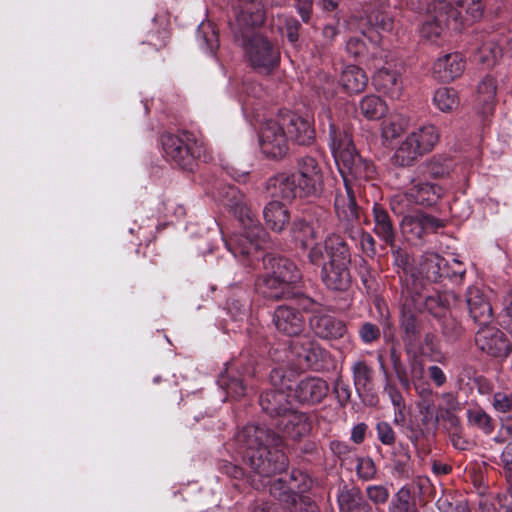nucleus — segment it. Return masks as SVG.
<instances>
[{"label":"nucleus","instance_id":"f257e3e1","mask_svg":"<svg viewBox=\"0 0 512 512\" xmlns=\"http://www.w3.org/2000/svg\"><path fill=\"white\" fill-rule=\"evenodd\" d=\"M235 442L250 469L251 485L257 490L265 489L270 479L288 467V458L279 449L281 436L265 425L243 427L236 433Z\"/></svg>","mask_w":512,"mask_h":512},{"label":"nucleus","instance_id":"f03ea898","mask_svg":"<svg viewBox=\"0 0 512 512\" xmlns=\"http://www.w3.org/2000/svg\"><path fill=\"white\" fill-rule=\"evenodd\" d=\"M219 197L243 228V232L235 233L225 240V245L235 258L253 267L255 260L260 259L256 256L258 251L265 249L269 242V234L248 206L246 196L236 186H223Z\"/></svg>","mask_w":512,"mask_h":512},{"label":"nucleus","instance_id":"7ed1b4c3","mask_svg":"<svg viewBox=\"0 0 512 512\" xmlns=\"http://www.w3.org/2000/svg\"><path fill=\"white\" fill-rule=\"evenodd\" d=\"M356 186L347 183L345 191H339L334 199V208L339 221L340 231L352 241H359L363 253L373 257L376 254V242L366 232L359 220V206L354 201Z\"/></svg>","mask_w":512,"mask_h":512},{"label":"nucleus","instance_id":"20e7f679","mask_svg":"<svg viewBox=\"0 0 512 512\" xmlns=\"http://www.w3.org/2000/svg\"><path fill=\"white\" fill-rule=\"evenodd\" d=\"M329 260L321 268V280L332 291H347L352 283L350 272L351 251L345 240L336 233L325 238Z\"/></svg>","mask_w":512,"mask_h":512},{"label":"nucleus","instance_id":"39448f33","mask_svg":"<svg viewBox=\"0 0 512 512\" xmlns=\"http://www.w3.org/2000/svg\"><path fill=\"white\" fill-rule=\"evenodd\" d=\"M161 143L166 158L186 171H193L196 159L203 162L211 159L205 144L189 132L165 133L161 137Z\"/></svg>","mask_w":512,"mask_h":512},{"label":"nucleus","instance_id":"423d86ee","mask_svg":"<svg viewBox=\"0 0 512 512\" xmlns=\"http://www.w3.org/2000/svg\"><path fill=\"white\" fill-rule=\"evenodd\" d=\"M439 131L434 125H425L410 132L396 147L391 158L398 167H411L425 154L432 151L439 141Z\"/></svg>","mask_w":512,"mask_h":512},{"label":"nucleus","instance_id":"0eeeda50","mask_svg":"<svg viewBox=\"0 0 512 512\" xmlns=\"http://www.w3.org/2000/svg\"><path fill=\"white\" fill-rule=\"evenodd\" d=\"M329 221L330 214L326 209L320 206L309 207L292 222L291 236L303 249H307L310 242L324 235L328 229Z\"/></svg>","mask_w":512,"mask_h":512},{"label":"nucleus","instance_id":"6e6552de","mask_svg":"<svg viewBox=\"0 0 512 512\" xmlns=\"http://www.w3.org/2000/svg\"><path fill=\"white\" fill-rule=\"evenodd\" d=\"M255 370L252 362L230 364L217 380L218 385L229 397L239 399L246 395L251 386Z\"/></svg>","mask_w":512,"mask_h":512},{"label":"nucleus","instance_id":"1a4fd4ad","mask_svg":"<svg viewBox=\"0 0 512 512\" xmlns=\"http://www.w3.org/2000/svg\"><path fill=\"white\" fill-rule=\"evenodd\" d=\"M246 55L253 69L268 74L280 61L279 50L261 35L252 36L245 45Z\"/></svg>","mask_w":512,"mask_h":512},{"label":"nucleus","instance_id":"9d476101","mask_svg":"<svg viewBox=\"0 0 512 512\" xmlns=\"http://www.w3.org/2000/svg\"><path fill=\"white\" fill-rule=\"evenodd\" d=\"M296 183L301 196H320L324 191V175L319 162L312 156L297 161Z\"/></svg>","mask_w":512,"mask_h":512},{"label":"nucleus","instance_id":"9b49d317","mask_svg":"<svg viewBox=\"0 0 512 512\" xmlns=\"http://www.w3.org/2000/svg\"><path fill=\"white\" fill-rule=\"evenodd\" d=\"M303 309L312 313L309 318V327L314 336L327 341L344 338L348 334L346 323L318 308H311L303 304Z\"/></svg>","mask_w":512,"mask_h":512},{"label":"nucleus","instance_id":"f8f14e48","mask_svg":"<svg viewBox=\"0 0 512 512\" xmlns=\"http://www.w3.org/2000/svg\"><path fill=\"white\" fill-rule=\"evenodd\" d=\"M342 167H339V171L342 176L343 186L336 189L335 195L339 191L346 190V184H352L356 186L354 192V201L356 202V196L361 192V181L369 180L375 174V165L372 161L362 158L356 150L350 154V158L346 161L343 159Z\"/></svg>","mask_w":512,"mask_h":512},{"label":"nucleus","instance_id":"ddd939ff","mask_svg":"<svg viewBox=\"0 0 512 512\" xmlns=\"http://www.w3.org/2000/svg\"><path fill=\"white\" fill-rule=\"evenodd\" d=\"M262 153L271 159H280L288 152V139L279 117L263 123L259 132Z\"/></svg>","mask_w":512,"mask_h":512},{"label":"nucleus","instance_id":"4468645a","mask_svg":"<svg viewBox=\"0 0 512 512\" xmlns=\"http://www.w3.org/2000/svg\"><path fill=\"white\" fill-rule=\"evenodd\" d=\"M278 117L288 141L290 140L301 146H309L314 143L316 131L311 117L308 115L302 116L291 111H281Z\"/></svg>","mask_w":512,"mask_h":512},{"label":"nucleus","instance_id":"2eb2a0df","mask_svg":"<svg viewBox=\"0 0 512 512\" xmlns=\"http://www.w3.org/2000/svg\"><path fill=\"white\" fill-rule=\"evenodd\" d=\"M443 189L437 184L413 180L411 186L403 195L396 196L391 207L395 213L402 214L404 212L399 206L402 202H413L422 206L435 205L442 197Z\"/></svg>","mask_w":512,"mask_h":512},{"label":"nucleus","instance_id":"dca6fc26","mask_svg":"<svg viewBox=\"0 0 512 512\" xmlns=\"http://www.w3.org/2000/svg\"><path fill=\"white\" fill-rule=\"evenodd\" d=\"M323 116L328 124V145L335 161L340 165L343 159L347 161L350 158V154L355 151L351 132L344 123L334 121L329 110H325Z\"/></svg>","mask_w":512,"mask_h":512},{"label":"nucleus","instance_id":"f3484780","mask_svg":"<svg viewBox=\"0 0 512 512\" xmlns=\"http://www.w3.org/2000/svg\"><path fill=\"white\" fill-rule=\"evenodd\" d=\"M475 343L482 352L494 358H507L512 352V342L506 333L490 325L478 329Z\"/></svg>","mask_w":512,"mask_h":512},{"label":"nucleus","instance_id":"a211bd4d","mask_svg":"<svg viewBox=\"0 0 512 512\" xmlns=\"http://www.w3.org/2000/svg\"><path fill=\"white\" fill-rule=\"evenodd\" d=\"M306 478V475L301 471L293 470L289 476V481L282 477L272 478L266 488L268 487L270 494L279 501L294 504L297 494L304 492L307 488Z\"/></svg>","mask_w":512,"mask_h":512},{"label":"nucleus","instance_id":"6ab92c4d","mask_svg":"<svg viewBox=\"0 0 512 512\" xmlns=\"http://www.w3.org/2000/svg\"><path fill=\"white\" fill-rule=\"evenodd\" d=\"M272 323L279 333L289 337L299 336L306 326L303 313L290 305L277 306L272 314Z\"/></svg>","mask_w":512,"mask_h":512},{"label":"nucleus","instance_id":"aec40b11","mask_svg":"<svg viewBox=\"0 0 512 512\" xmlns=\"http://www.w3.org/2000/svg\"><path fill=\"white\" fill-rule=\"evenodd\" d=\"M290 351L299 365L312 369H319L327 354L317 341L308 336L293 340L290 344Z\"/></svg>","mask_w":512,"mask_h":512},{"label":"nucleus","instance_id":"412c9836","mask_svg":"<svg viewBox=\"0 0 512 512\" xmlns=\"http://www.w3.org/2000/svg\"><path fill=\"white\" fill-rule=\"evenodd\" d=\"M457 270L449 272L446 259L437 253H426L422 256L420 262V273L430 282H438L441 278H461L465 273V268L460 261H454Z\"/></svg>","mask_w":512,"mask_h":512},{"label":"nucleus","instance_id":"4be33fe9","mask_svg":"<svg viewBox=\"0 0 512 512\" xmlns=\"http://www.w3.org/2000/svg\"><path fill=\"white\" fill-rule=\"evenodd\" d=\"M469 315L475 324L482 328L490 325L494 319L493 308L483 289L469 287L466 293Z\"/></svg>","mask_w":512,"mask_h":512},{"label":"nucleus","instance_id":"5701e85b","mask_svg":"<svg viewBox=\"0 0 512 512\" xmlns=\"http://www.w3.org/2000/svg\"><path fill=\"white\" fill-rule=\"evenodd\" d=\"M401 70L402 65L400 63H386L385 66L378 69L373 76V84L376 90L392 99H398L403 89Z\"/></svg>","mask_w":512,"mask_h":512},{"label":"nucleus","instance_id":"b1692460","mask_svg":"<svg viewBox=\"0 0 512 512\" xmlns=\"http://www.w3.org/2000/svg\"><path fill=\"white\" fill-rule=\"evenodd\" d=\"M262 411L270 417H282L292 408L288 387L270 388L259 396Z\"/></svg>","mask_w":512,"mask_h":512},{"label":"nucleus","instance_id":"393cba45","mask_svg":"<svg viewBox=\"0 0 512 512\" xmlns=\"http://www.w3.org/2000/svg\"><path fill=\"white\" fill-rule=\"evenodd\" d=\"M281 418L277 426L288 439L300 441L309 435L312 429L311 418L306 412L291 408V410Z\"/></svg>","mask_w":512,"mask_h":512},{"label":"nucleus","instance_id":"a878e982","mask_svg":"<svg viewBox=\"0 0 512 512\" xmlns=\"http://www.w3.org/2000/svg\"><path fill=\"white\" fill-rule=\"evenodd\" d=\"M329 386L319 377H306L298 382L294 389L297 401L304 405L320 403L328 394Z\"/></svg>","mask_w":512,"mask_h":512},{"label":"nucleus","instance_id":"bb28decb","mask_svg":"<svg viewBox=\"0 0 512 512\" xmlns=\"http://www.w3.org/2000/svg\"><path fill=\"white\" fill-rule=\"evenodd\" d=\"M444 7V15H447V19L463 23L480 20L485 6L482 0H453Z\"/></svg>","mask_w":512,"mask_h":512},{"label":"nucleus","instance_id":"cd10ccee","mask_svg":"<svg viewBox=\"0 0 512 512\" xmlns=\"http://www.w3.org/2000/svg\"><path fill=\"white\" fill-rule=\"evenodd\" d=\"M262 260L267 272L291 288L301 277L296 265L287 258L266 254L262 257Z\"/></svg>","mask_w":512,"mask_h":512},{"label":"nucleus","instance_id":"c85d7f7f","mask_svg":"<svg viewBox=\"0 0 512 512\" xmlns=\"http://www.w3.org/2000/svg\"><path fill=\"white\" fill-rule=\"evenodd\" d=\"M466 61L460 53H449L438 58L433 64V74L443 82L453 81L462 75Z\"/></svg>","mask_w":512,"mask_h":512},{"label":"nucleus","instance_id":"c756f323","mask_svg":"<svg viewBox=\"0 0 512 512\" xmlns=\"http://www.w3.org/2000/svg\"><path fill=\"white\" fill-rule=\"evenodd\" d=\"M266 191L271 198L277 201L294 199L299 192L296 175L279 173L270 177L266 183Z\"/></svg>","mask_w":512,"mask_h":512},{"label":"nucleus","instance_id":"7c9ffc66","mask_svg":"<svg viewBox=\"0 0 512 512\" xmlns=\"http://www.w3.org/2000/svg\"><path fill=\"white\" fill-rule=\"evenodd\" d=\"M374 222L373 232L375 235L391 248L395 247L396 227L388 211L378 203L372 207Z\"/></svg>","mask_w":512,"mask_h":512},{"label":"nucleus","instance_id":"2f4dec72","mask_svg":"<svg viewBox=\"0 0 512 512\" xmlns=\"http://www.w3.org/2000/svg\"><path fill=\"white\" fill-rule=\"evenodd\" d=\"M373 373V369L364 360H358L352 366L355 389L359 397L364 402L367 401L369 405L376 403V397L369 394L372 388Z\"/></svg>","mask_w":512,"mask_h":512},{"label":"nucleus","instance_id":"473e14b6","mask_svg":"<svg viewBox=\"0 0 512 512\" xmlns=\"http://www.w3.org/2000/svg\"><path fill=\"white\" fill-rule=\"evenodd\" d=\"M255 287L258 294L269 300L288 299L292 296V288L269 272L256 280Z\"/></svg>","mask_w":512,"mask_h":512},{"label":"nucleus","instance_id":"72a5a7b5","mask_svg":"<svg viewBox=\"0 0 512 512\" xmlns=\"http://www.w3.org/2000/svg\"><path fill=\"white\" fill-rule=\"evenodd\" d=\"M497 80L492 75L484 76L477 86L476 105L479 113L486 117L493 113L497 94Z\"/></svg>","mask_w":512,"mask_h":512},{"label":"nucleus","instance_id":"f704fd0d","mask_svg":"<svg viewBox=\"0 0 512 512\" xmlns=\"http://www.w3.org/2000/svg\"><path fill=\"white\" fill-rule=\"evenodd\" d=\"M438 226L437 219L422 213L406 215L401 221L403 233L411 239H421L428 230H434Z\"/></svg>","mask_w":512,"mask_h":512},{"label":"nucleus","instance_id":"c9c22d12","mask_svg":"<svg viewBox=\"0 0 512 512\" xmlns=\"http://www.w3.org/2000/svg\"><path fill=\"white\" fill-rule=\"evenodd\" d=\"M266 225L275 232H281L289 222V211L277 200L269 202L263 209Z\"/></svg>","mask_w":512,"mask_h":512},{"label":"nucleus","instance_id":"e433bc0d","mask_svg":"<svg viewBox=\"0 0 512 512\" xmlns=\"http://www.w3.org/2000/svg\"><path fill=\"white\" fill-rule=\"evenodd\" d=\"M264 22L263 11L255 4L245 3L236 14L235 25L241 35H245V31L261 25Z\"/></svg>","mask_w":512,"mask_h":512},{"label":"nucleus","instance_id":"4c0bfd02","mask_svg":"<svg viewBox=\"0 0 512 512\" xmlns=\"http://www.w3.org/2000/svg\"><path fill=\"white\" fill-rule=\"evenodd\" d=\"M339 82L346 92L360 93L367 86L368 77L363 69L348 65L343 69Z\"/></svg>","mask_w":512,"mask_h":512},{"label":"nucleus","instance_id":"58836bf2","mask_svg":"<svg viewBox=\"0 0 512 512\" xmlns=\"http://www.w3.org/2000/svg\"><path fill=\"white\" fill-rule=\"evenodd\" d=\"M402 339L407 353H412L420 339V329L414 314L403 312L401 319Z\"/></svg>","mask_w":512,"mask_h":512},{"label":"nucleus","instance_id":"ea45409f","mask_svg":"<svg viewBox=\"0 0 512 512\" xmlns=\"http://www.w3.org/2000/svg\"><path fill=\"white\" fill-rule=\"evenodd\" d=\"M409 126V119L401 114L389 116L381 123V135L385 140H392L402 135Z\"/></svg>","mask_w":512,"mask_h":512},{"label":"nucleus","instance_id":"a19ab883","mask_svg":"<svg viewBox=\"0 0 512 512\" xmlns=\"http://www.w3.org/2000/svg\"><path fill=\"white\" fill-rule=\"evenodd\" d=\"M361 114L368 120H378L386 115L388 108L386 103L375 95L365 96L359 104Z\"/></svg>","mask_w":512,"mask_h":512},{"label":"nucleus","instance_id":"79ce46f5","mask_svg":"<svg viewBox=\"0 0 512 512\" xmlns=\"http://www.w3.org/2000/svg\"><path fill=\"white\" fill-rule=\"evenodd\" d=\"M466 415L470 427L479 429L486 435L493 432L495 427L494 420L481 407L475 406L467 409Z\"/></svg>","mask_w":512,"mask_h":512},{"label":"nucleus","instance_id":"37998d69","mask_svg":"<svg viewBox=\"0 0 512 512\" xmlns=\"http://www.w3.org/2000/svg\"><path fill=\"white\" fill-rule=\"evenodd\" d=\"M337 501L340 512H354L364 501V497L358 487L344 488L339 492Z\"/></svg>","mask_w":512,"mask_h":512},{"label":"nucleus","instance_id":"c03bdc74","mask_svg":"<svg viewBox=\"0 0 512 512\" xmlns=\"http://www.w3.org/2000/svg\"><path fill=\"white\" fill-rule=\"evenodd\" d=\"M389 512H418L415 502L412 500L409 488H400L392 497Z\"/></svg>","mask_w":512,"mask_h":512},{"label":"nucleus","instance_id":"a18cd8bd","mask_svg":"<svg viewBox=\"0 0 512 512\" xmlns=\"http://www.w3.org/2000/svg\"><path fill=\"white\" fill-rule=\"evenodd\" d=\"M422 356L429 357L432 361L442 362L443 355L438 348L437 337L433 333H426L422 341L417 342L416 348L412 351Z\"/></svg>","mask_w":512,"mask_h":512},{"label":"nucleus","instance_id":"49530a36","mask_svg":"<svg viewBox=\"0 0 512 512\" xmlns=\"http://www.w3.org/2000/svg\"><path fill=\"white\" fill-rule=\"evenodd\" d=\"M418 408L421 415V426L426 432L434 431L439 424V415L434 402L430 399H423L418 403Z\"/></svg>","mask_w":512,"mask_h":512},{"label":"nucleus","instance_id":"de8ad7c7","mask_svg":"<svg viewBox=\"0 0 512 512\" xmlns=\"http://www.w3.org/2000/svg\"><path fill=\"white\" fill-rule=\"evenodd\" d=\"M433 102L443 112L452 111L459 104L458 93L453 88L441 87L436 90Z\"/></svg>","mask_w":512,"mask_h":512},{"label":"nucleus","instance_id":"09e8293b","mask_svg":"<svg viewBox=\"0 0 512 512\" xmlns=\"http://www.w3.org/2000/svg\"><path fill=\"white\" fill-rule=\"evenodd\" d=\"M447 15L440 17H429L420 29V34L423 38L435 41L444 31L447 25Z\"/></svg>","mask_w":512,"mask_h":512},{"label":"nucleus","instance_id":"8fccbe9b","mask_svg":"<svg viewBox=\"0 0 512 512\" xmlns=\"http://www.w3.org/2000/svg\"><path fill=\"white\" fill-rule=\"evenodd\" d=\"M378 361L380 364V369L387 380V383L384 387L385 392L388 394L393 406L399 410V415L403 418V410L405 408V402L402 394L397 389V387L389 382V374L384 365L382 355H378Z\"/></svg>","mask_w":512,"mask_h":512},{"label":"nucleus","instance_id":"3c124183","mask_svg":"<svg viewBox=\"0 0 512 512\" xmlns=\"http://www.w3.org/2000/svg\"><path fill=\"white\" fill-rule=\"evenodd\" d=\"M200 45L214 54L219 47L218 33L211 24H201L198 29Z\"/></svg>","mask_w":512,"mask_h":512},{"label":"nucleus","instance_id":"603ef678","mask_svg":"<svg viewBox=\"0 0 512 512\" xmlns=\"http://www.w3.org/2000/svg\"><path fill=\"white\" fill-rule=\"evenodd\" d=\"M250 305L247 298H229L227 301V311L234 321L244 320L249 313Z\"/></svg>","mask_w":512,"mask_h":512},{"label":"nucleus","instance_id":"864d4df0","mask_svg":"<svg viewBox=\"0 0 512 512\" xmlns=\"http://www.w3.org/2000/svg\"><path fill=\"white\" fill-rule=\"evenodd\" d=\"M461 323L452 316H444L442 320V334L447 341L455 342L463 335Z\"/></svg>","mask_w":512,"mask_h":512},{"label":"nucleus","instance_id":"5fc2aeb1","mask_svg":"<svg viewBox=\"0 0 512 512\" xmlns=\"http://www.w3.org/2000/svg\"><path fill=\"white\" fill-rule=\"evenodd\" d=\"M428 173L434 178H442L452 171V161L448 158L434 157L427 164Z\"/></svg>","mask_w":512,"mask_h":512},{"label":"nucleus","instance_id":"6e6d98bb","mask_svg":"<svg viewBox=\"0 0 512 512\" xmlns=\"http://www.w3.org/2000/svg\"><path fill=\"white\" fill-rule=\"evenodd\" d=\"M389 358L390 362L392 364L393 370L395 372V375L399 382L404 387H409V375L407 373L406 367L401 361V355L400 352L395 348L392 347L389 352Z\"/></svg>","mask_w":512,"mask_h":512},{"label":"nucleus","instance_id":"4d7b16f0","mask_svg":"<svg viewBox=\"0 0 512 512\" xmlns=\"http://www.w3.org/2000/svg\"><path fill=\"white\" fill-rule=\"evenodd\" d=\"M366 38L371 42L377 41L372 35H367L366 33H363L361 36H352L346 43L347 52L354 57L364 55L367 51Z\"/></svg>","mask_w":512,"mask_h":512},{"label":"nucleus","instance_id":"13d9d810","mask_svg":"<svg viewBox=\"0 0 512 512\" xmlns=\"http://www.w3.org/2000/svg\"><path fill=\"white\" fill-rule=\"evenodd\" d=\"M367 19L377 33L389 32L393 29V20L387 13L374 11L368 15Z\"/></svg>","mask_w":512,"mask_h":512},{"label":"nucleus","instance_id":"bf43d9fd","mask_svg":"<svg viewBox=\"0 0 512 512\" xmlns=\"http://www.w3.org/2000/svg\"><path fill=\"white\" fill-rule=\"evenodd\" d=\"M377 469L374 461L370 457H361L358 459L356 473L363 481L374 479Z\"/></svg>","mask_w":512,"mask_h":512},{"label":"nucleus","instance_id":"052dcab7","mask_svg":"<svg viewBox=\"0 0 512 512\" xmlns=\"http://www.w3.org/2000/svg\"><path fill=\"white\" fill-rule=\"evenodd\" d=\"M377 439L386 446H393L396 441V434L392 426L385 421H381L376 425Z\"/></svg>","mask_w":512,"mask_h":512},{"label":"nucleus","instance_id":"680f3d73","mask_svg":"<svg viewBox=\"0 0 512 512\" xmlns=\"http://www.w3.org/2000/svg\"><path fill=\"white\" fill-rule=\"evenodd\" d=\"M359 336L362 342L370 344L380 338V329L377 325L371 322L363 323L359 328Z\"/></svg>","mask_w":512,"mask_h":512},{"label":"nucleus","instance_id":"e2e57ef3","mask_svg":"<svg viewBox=\"0 0 512 512\" xmlns=\"http://www.w3.org/2000/svg\"><path fill=\"white\" fill-rule=\"evenodd\" d=\"M367 497L374 504H384L389 498V491L382 485H369L366 488Z\"/></svg>","mask_w":512,"mask_h":512},{"label":"nucleus","instance_id":"0e129e2a","mask_svg":"<svg viewBox=\"0 0 512 512\" xmlns=\"http://www.w3.org/2000/svg\"><path fill=\"white\" fill-rule=\"evenodd\" d=\"M351 388L347 382L338 377L334 383V393L341 406H345L351 399Z\"/></svg>","mask_w":512,"mask_h":512},{"label":"nucleus","instance_id":"69168bd1","mask_svg":"<svg viewBox=\"0 0 512 512\" xmlns=\"http://www.w3.org/2000/svg\"><path fill=\"white\" fill-rule=\"evenodd\" d=\"M479 51L481 61L487 63V65L494 64L498 57L501 56V49L492 43L483 44Z\"/></svg>","mask_w":512,"mask_h":512},{"label":"nucleus","instance_id":"338daca9","mask_svg":"<svg viewBox=\"0 0 512 512\" xmlns=\"http://www.w3.org/2000/svg\"><path fill=\"white\" fill-rule=\"evenodd\" d=\"M448 301L447 295L435 294L424 296L425 308L434 315H438L437 309L445 307Z\"/></svg>","mask_w":512,"mask_h":512},{"label":"nucleus","instance_id":"774afa93","mask_svg":"<svg viewBox=\"0 0 512 512\" xmlns=\"http://www.w3.org/2000/svg\"><path fill=\"white\" fill-rule=\"evenodd\" d=\"M493 407L501 413L512 410V395L502 392L495 393L493 396Z\"/></svg>","mask_w":512,"mask_h":512}]
</instances>
